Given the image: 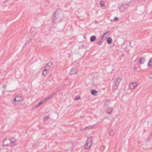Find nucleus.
Returning a JSON list of instances; mask_svg holds the SVG:
<instances>
[{"label": "nucleus", "mask_w": 152, "mask_h": 152, "mask_svg": "<svg viewBox=\"0 0 152 152\" xmlns=\"http://www.w3.org/2000/svg\"><path fill=\"white\" fill-rule=\"evenodd\" d=\"M15 141V140L14 138L6 139L3 141V144L4 146H10L14 143Z\"/></svg>", "instance_id": "3"}, {"label": "nucleus", "mask_w": 152, "mask_h": 152, "mask_svg": "<svg viewBox=\"0 0 152 152\" xmlns=\"http://www.w3.org/2000/svg\"><path fill=\"white\" fill-rule=\"evenodd\" d=\"M97 93V91L96 90L94 89L91 91V94L93 95H95Z\"/></svg>", "instance_id": "18"}, {"label": "nucleus", "mask_w": 152, "mask_h": 152, "mask_svg": "<svg viewBox=\"0 0 152 152\" xmlns=\"http://www.w3.org/2000/svg\"><path fill=\"white\" fill-rule=\"evenodd\" d=\"M109 134L111 136H113L114 134V132L113 130H111L109 132Z\"/></svg>", "instance_id": "19"}, {"label": "nucleus", "mask_w": 152, "mask_h": 152, "mask_svg": "<svg viewBox=\"0 0 152 152\" xmlns=\"http://www.w3.org/2000/svg\"><path fill=\"white\" fill-rule=\"evenodd\" d=\"M92 145H89V142H86V143L84 145L85 148L87 149H89L91 147V146Z\"/></svg>", "instance_id": "12"}, {"label": "nucleus", "mask_w": 152, "mask_h": 152, "mask_svg": "<svg viewBox=\"0 0 152 152\" xmlns=\"http://www.w3.org/2000/svg\"><path fill=\"white\" fill-rule=\"evenodd\" d=\"M49 69H48L46 68L45 69H44V70H43L42 74L44 76H46L48 73V70Z\"/></svg>", "instance_id": "10"}, {"label": "nucleus", "mask_w": 152, "mask_h": 152, "mask_svg": "<svg viewBox=\"0 0 152 152\" xmlns=\"http://www.w3.org/2000/svg\"><path fill=\"white\" fill-rule=\"evenodd\" d=\"M86 142H89V145H90L91 144L92 145L93 143L92 138L91 137L88 138Z\"/></svg>", "instance_id": "11"}, {"label": "nucleus", "mask_w": 152, "mask_h": 152, "mask_svg": "<svg viewBox=\"0 0 152 152\" xmlns=\"http://www.w3.org/2000/svg\"><path fill=\"white\" fill-rule=\"evenodd\" d=\"M57 91H59V88H58L57 89L56 91L55 92H54L52 94L50 95L47 97L44 98V99L42 100V101L40 102L37 105L34 106V108L36 109L39 106L41 105V104L45 103L47 100L50 99L52 96H53L54 94H55L56 93V92Z\"/></svg>", "instance_id": "2"}, {"label": "nucleus", "mask_w": 152, "mask_h": 152, "mask_svg": "<svg viewBox=\"0 0 152 152\" xmlns=\"http://www.w3.org/2000/svg\"><path fill=\"white\" fill-rule=\"evenodd\" d=\"M137 83L134 82L131 84L129 86V87L131 89H133L135 88L137 86Z\"/></svg>", "instance_id": "7"}, {"label": "nucleus", "mask_w": 152, "mask_h": 152, "mask_svg": "<svg viewBox=\"0 0 152 152\" xmlns=\"http://www.w3.org/2000/svg\"><path fill=\"white\" fill-rule=\"evenodd\" d=\"M100 4L102 7H103L104 5V2L103 1H101L100 2Z\"/></svg>", "instance_id": "23"}, {"label": "nucleus", "mask_w": 152, "mask_h": 152, "mask_svg": "<svg viewBox=\"0 0 152 152\" xmlns=\"http://www.w3.org/2000/svg\"><path fill=\"white\" fill-rule=\"evenodd\" d=\"M56 114H58V113H56Z\"/></svg>", "instance_id": "29"}, {"label": "nucleus", "mask_w": 152, "mask_h": 152, "mask_svg": "<svg viewBox=\"0 0 152 152\" xmlns=\"http://www.w3.org/2000/svg\"><path fill=\"white\" fill-rule=\"evenodd\" d=\"M128 4H124L121 6L119 8V10L121 12L126 11L127 10V9L128 7Z\"/></svg>", "instance_id": "5"}, {"label": "nucleus", "mask_w": 152, "mask_h": 152, "mask_svg": "<svg viewBox=\"0 0 152 152\" xmlns=\"http://www.w3.org/2000/svg\"><path fill=\"white\" fill-rule=\"evenodd\" d=\"M112 109H111L110 111H108V110H107V113H108L110 114L112 113Z\"/></svg>", "instance_id": "24"}, {"label": "nucleus", "mask_w": 152, "mask_h": 152, "mask_svg": "<svg viewBox=\"0 0 152 152\" xmlns=\"http://www.w3.org/2000/svg\"><path fill=\"white\" fill-rule=\"evenodd\" d=\"M80 96H78L77 97H75V98L74 100H78L80 99Z\"/></svg>", "instance_id": "25"}, {"label": "nucleus", "mask_w": 152, "mask_h": 152, "mask_svg": "<svg viewBox=\"0 0 152 152\" xmlns=\"http://www.w3.org/2000/svg\"><path fill=\"white\" fill-rule=\"evenodd\" d=\"M103 39H102V38L100 39V40L96 42V43L98 44L99 45H101L102 44V40Z\"/></svg>", "instance_id": "21"}, {"label": "nucleus", "mask_w": 152, "mask_h": 152, "mask_svg": "<svg viewBox=\"0 0 152 152\" xmlns=\"http://www.w3.org/2000/svg\"><path fill=\"white\" fill-rule=\"evenodd\" d=\"M53 64L52 62H50L48 63L45 66V67L48 69H50Z\"/></svg>", "instance_id": "9"}, {"label": "nucleus", "mask_w": 152, "mask_h": 152, "mask_svg": "<svg viewBox=\"0 0 152 152\" xmlns=\"http://www.w3.org/2000/svg\"><path fill=\"white\" fill-rule=\"evenodd\" d=\"M112 41V39L110 37H109L107 40V42L108 44H110Z\"/></svg>", "instance_id": "17"}, {"label": "nucleus", "mask_w": 152, "mask_h": 152, "mask_svg": "<svg viewBox=\"0 0 152 152\" xmlns=\"http://www.w3.org/2000/svg\"><path fill=\"white\" fill-rule=\"evenodd\" d=\"M77 73V71L75 68H72L69 72L70 75H72Z\"/></svg>", "instance_id": "6"}, {"label": "nucleus", "mask_w": 152, "mask_h": 152, "mask_svg": "<svg viewBox=\"0 0 152 152\" xmlns=\"http://www.w3.org/2000/svg\"><path fill=\"white\" fill-rule=\"evenodd\" d=\"M61 10L59 9H57L53 14V22L56 23L61 22L63 19H58L61 15Z\"/></svg>", "instance_id": "1"}, {"label": "nucleus", "mask_w": 152, "mask_h": 152, "mask_svg": "<svg viewBox=\"0 0 152 152\" xmlns=\"http://www.w3.org/2000/svg\"><path fill=\"white\" fill-rule=\"evenodd\" d=\"M56 114H58V113H56Z\"/></svg>", "instance_id": "30"}, {"label": "nucleus", "mask_w": 152, "mask_h": 152, "mask_svg": "<svg viewBox=\"0 0 152 152\" xmlns=\"http://www.w3.org/2000/svg\"><path fill=\"white\" fill-rule=\"evenodd\" d=\"M3 87L5 89L6 88V86L5 85H3Z\"/></svg>", "instance_id": "27"}, {"label": "nucleus", "mask_w": 152, "mask_h": 152, "mask_svg": "<svg viewBox=\"0 0 152 152\" xmlns=\"http://www.w3.org/2000/svg\"><path fill=\"white\" fill-rule=\"evenodd\" d=\"M110 34V32L108 31L104 33L101 37L102 39H103L104 38H107Z\"/></svg>", "instance_id": "8"}, {"label": "nucleus", "mask_w": 152, "mask_h": 152, "mask_svg": "<svg viewBox=\"0 0 152 152\" xmlns=\"http://www.w3.org/2000/svg\"><path fill=\"white\" fill-rule=\"evenodd\" d=\"M49 118V116H46L44 118V121H47Z\"/></svg>", "instance_id": "22"}, {"label": "nucleus", "mask_w": 152, "mask_h": 152, "mask_svg": "<svg viewBox=\"0 0 152 152\" xmlns=\"http://www.w3.org/2000/svg\"><path fill=\"white\" fill-rule=\"evenodd\" d=\"M20 97H21V96H17L14 99V101L15 102H19L21 101V99L20 98Z\"/></svg>", "instance_id": "14"}, {"label": "nucleus", "mask_w": 152, "mask_h": 152, "mask_svg": "<svg viewBox=\"0 0 152 152\" xmlns=\"http://www.w3.org/2000/svg\"><path fill=\"white\" fill-rule=\"evenodd\" d=\"M95 126V125H94V126H92L91 125L87 126L84 129V130H87L89 129H91L92 128H93L94 126Z\"/></svg>", "instance_id": "16"}, {"label": "nucleus", "mask_w": 152, "mask_h": 152, "mask_svg": "<svg viewBox=\"0 0 152 152\" xmlns=\"http://www.w3.org/2000/svg\"><path fill=\"white\" fill-rule=\"evenodd\" d=\"M122 79L120 78H117L115 84L113 86V88L115 90H117L118 88V86L121 80Z\"/></svg>", "instance_id": "4"}, {"label": "nucleus", "mask_w": 152, "mask_h": 152, "mask_svg": "<svg viewBox=\"0 0 152 152\" xmlns=\"http://www.w3.org/2000/svg\"><path fill=\"white\" fill-rule=\"evenodd\" d=\"M118 19V18L115 17V18L114 20H115V21H116Z\"/></svg>", "instance_id": "26"}, {"label": "nucleus", "mask_w": 152, "mask_h": 152, "mask_svg": "<svg viewBox=\"0 0 152 152\" xmlns=\"http://www.w3.org/2000/svg\"><path fill=\"white\" fill-rule=\"evenodd\" d=\"M96 37L95 35L91 36L90 37V40L91 42H94L96 39Z\"/></svg>", "instance_id": "15"}, {"label": "nucleus", "mask_w": 152, "mask_h": 152, "mask_svg": "<svg viewBox=\"0 0 152 152\" xmlns=\"http://www.w3.org/2000/svg\"><path fill=\"white\" fill-rule=\"evenodd\" d=\"M148 65L150 66H152V58H151L149 60Z\"/></svg>", "instance_id": "20"}, {"label": "nucleus", "mask_w": 152, "mask_h": 152, "mask_svg": "<svg viewBox=\"0 0 152 152\" xmlns=\"http://www.w3.org/2000/svg\"><path fill=\"white\" fill-rule=\"evenodd\" d=\"M145 60L144 58L141 57L139 59V61L140 63L143 64L144 63Z\"/></svg>", "instance_id": "13"}, {"label": "nucleus", "mask_w": 152, "mask_h": 152, "mask_svg": "<svg viewBox=\"0 0 152 152\" xmlns=\"http://www.w3.org/2000/svg\"><path fill=\"white\" fill-rule=\"evenodd\" d=\"M95 22H96V20H95Z\"/></svg>", "instance_id": "28"}]
</instances>
